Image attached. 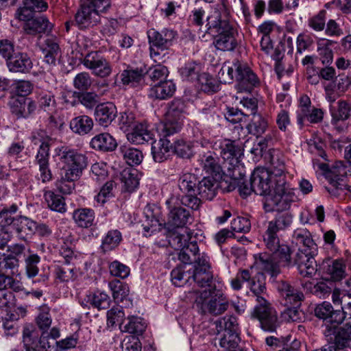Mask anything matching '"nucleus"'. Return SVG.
Here are the masks:
<instances>
[{
  "label": "nucleus",
  "mask_w": 351,
  "mask_h": 351,
  "mask_svg": "<svg viewBox=\"0 0 351 351\" xmlns=\"http://www.w3.org/2000/svg\"><path fill=\"white\" fill-rule=\"evenodd\" d=\"M315 252L298 248L294 258H292L291 247L283 243L270 254H260L258 263L260 268L271 277H276L280 274L281 267L290 268L296 265L301 276L311 278L317 271V265L314 258Z\"/></svg>",
  "instance_id": "obj_1"
},
{
  "label": "nucleus",
  "mask_w": 351,
  "mask_h": 351,
  "mask_svg": "<svg viewBox=\"0 0 351 351\" xmlns=\"http://www.w3.org/2000/svg\"><path fill=\"white\" fill-rule=\"evenodd\" d=\"M227 0H222L223 14L215 12V14L208 16L206 19V33L217 34L213 44L217 50L222 51H233L238 45L236 38L237 34L236 29L228 19L229 12L226 7Z\"/></svg>",
  "instance_id": "obj_2"
},
{
  "label": "nucleus",
  "mask_w": 351,
  "mask_h": 351,
  "mask_svg": "<svg viewBox=\"0 0 351 351\" xmlns=\"http://www.w3.org/2000/svg\"><path fill=\"white\" fill-rule=\"evenodd\" d=\"M192 232L185 230L183 233L173 232L169 237V245L178 250V258L184 264H196L202 256H208L205 252H199L197 242L192 240Z\"/></svg>",
  "instance_id": "obj_3"
},
{
  "label": "nucleus",
  "mask_w": 351,
  "mask_h": 351,
  "mask_svg": "<svg viewBox=\"0 0 351 351\" xmlns=\"http://www.w3.org/2000/svg\"><path fill=\"white\" fill-rule=\"evenodd\" d=\"M293 222V215L289 212H278L275 217L267 223L263 235L265 248L271 253L283 245L278 233L289 228Z\"/></svg>",
  "instance_id": "obj_4"
},
{
  "label": "nucleus",
  "mask_w": 351,
  "mask_h": 351,
  "mask_svg": "<svg viewBox=\"0 0 351 351\" xmlns=\"http://www.w3.org/2000/svg\"><path fill=\"white\" fill-rule=\"evenodd\" d=\"M317 167L329 182L330 186H325V189L331 195L337 197L343 193L346 194V191H350L343 178L347 171L342 161H336L331 167L326 163H318Z\"/></svg>",
  "instance_id": "obj_5"
},
{
  "label": "nucleus",
  "mask_w": 351,
  "mask_h": 351,
  "mask_svg": "<svg viewBox=\"0 0 351 351\" xmlns=\"http://www.w3.org/2000/svg\"><path fill=\"white\" fill-rule=\"evenodd\" d=\"M278 186L264 203L267 212H283L290 208L291 205L297 198L293 189H291L287 180L280 178Z\"/></svg>",
  "instance_id": "obj_6"
},
{
  "label": "nucleus",
  "mask_w": 351,
  "mask_h": 351,
  "mask_svg": "<svg viewBox=\"0 0 351 351\" xmlns=\"http://www.w3.org/2000/svg\"><path fill=\"white\" fill-rule=\"evenodd\" d=\"M56 155L63 164L61 171L66 172L71 177L80 178L88 166V158L76 149L63 146L56 149Z\"/></svg>",
  "instance_id": "obj_7"
},
{
  "label": "nucleus",
  "mask_w": 351,
  "mask_h": 351,
  "mask_svg": "<svg viewBox=\"0 0 351 351\" xmlns=\"http://www.w3.org/2000/svg\"><path fill=\"white\" fill-rule=\"evenodd\" d=\"M150 44V56L155 62H164L166 60V50L171 45L176 32L171 29H163L160 32L150 29L147 32Z\"/></svg>",
  "instance_id": "obj_8"
},
{
  "label": "nucleus",
  "mask_w": 351,
  "mask_h": 351,
  "mask_svg": "<svg viewBox=\"0 0 351 351\" xmlns=\"http://www.w3.org/2000/svg\"><path fill=\"white\" fill-rule=\"evenodd\" d=\"M252 317L258 320L261 328L266 332H276L280 325L276 311L265 298L258 299V304L252 312Z\"/></svg>",
  "instance_id": "obj_9"
},
{
  "label": "nucleus",
  "mask_w": 351,
  "mask_h": 351,
  "mask_svg": "<svg viewBox=\"0 0 351 351\" xmlns=\"http://www.w3.org/2000/svg\"><path fill=\"white\" fill-rule=\"evenodd\" d=\"M184 102L180 99H174L169 104L162 128L165 136L173 135L181 130L184 119Z\"/></svg>",
  "instance_id": "obj_10"
},
{
  "label": "nucleus",
  "mask_w": 351,
  "mask_h": 351,
  "mask_svg": "<svg viewBox=\"0 0 351 351\" xmlns=\"http://www.w3.org/2000/svg\"><path fill=\"white\" fill-rule=\"evenodd\" d=\"M97 7L95 0H82L75 14V25L81 29H88L100 23V13L107 12Z\"/></svg>",
  "instance_id": "obj_11"
},
{
  "label": "nucleus",
  "mask_w": 351,
  "mask_h": 351,
  "mask_svg": "<svg viewBox=\"0 0 351 351\" xmlns=\"http://www.w3.org/2000/svg\"><path fill=\"white\" fill-rule=\"evenodd\" d=\"M324 335L332 343L325 345L315 351H346L351 343V318L347 319L344 327L335 332L333 329L324 330Z\"/></svg>",
  "instance_id": "obj_12"
},
{
  "label": "nucleus",
  "mask_w": 351,
  "mask_h": 351,
  "mask_svg": "<svg viewBox=\"0 0 351 351\" xmlns=\"http://www.w3.org/2000/svg\"><path fill=\"white\" fill-rule=\"evenodd\" d=\"M83 66L97 77L106 78L112 73V65L100 51L87 53L82 60Z\"/></svg>",
  "instance_id": "obj_13"
},
{
  "label": "nucleus",
  "mask_w": 351,
  "mask_h": 351,
  "mask_svg": "<svg viewBox=\"0 0 351 351\" xmlns=\"http://www.w3.org/2000/svg\"><path fill=\"white\" fill-rule=\"evenodd\" d=\"M252 184L254 193L261 196L269 197L278 186V178L274 176L269 169L258 167L252 173Z\"/></svg>",
  "instance_id": "obj_14"
},
{
  "label": "nucleus",
  "mask_w": 351,
  "mask_h": 351,
  "mask_svg": "<svg viewBox=\"0 0 351 351\" xmlns=\"http://www.w3.org/2000/svg\"><path fill=\"white\" fill-rule=\"evenodd\" d=\"M33 326L26 325L22 332V343L25 351H50L51 343L48 337V331H43L39 339L34 335Z\"/></svg>",
  "instance_id": "obj_15"
},
{
  "label": "nucleus",
  "mask_w": 351,
  "mask_h": 351,
  "mask_svg": "<svg viewBox=\"0 0 351 351\" xmlns=\"http://www.w3.org/2000/svg\"><path fill=\"white\" fill-rule=\"evenodd\" d=\"M235 80L240 92H251L259 84V79L247 64L236 60Z\"/></svg>",
  "instance_id": "obj_16"
},
{
  "label": "nucleus",
  "mask_w": 351,
  "mask_h": 351,
  "mask_svg": "<svg viewBox=\"0 0 351 351\" xmlns=\"http://www.w3.org/2000/svg\"><path fill=\"white\" fill-rule=\"evenodd\" d=\"M208 296V292L204 291L196 298L195 303L197 306L200 305V308L205 312L204 306H206L208 311L214 315H218L225 312L228 307V302L223 294H216L212 297L208 302H206V298Z\"/></svg>",
  "instance_id": "obj_17"
},
{
  "label": "nucleus",
  "mask_w": 351,
  "mask_h": 351,
  "mask_svg": "<svg viewBox=\"0 0 351 351\" xmlns=\"http://www.w3.org/2000/svg\"><path fill=\"white\" fill-rule=\"evenodd\" d=\"M210 269L208 256H202L198 263L193 265L191 278L201 287H210L213 276Z\"/></svg>",
  "instance_id": "obj_18"
},
{
  "label": "nucleus",
  "mask_w": 351,
  "mask_h": 351,
  "mask_svg": "<svg viewBox=\"0 0 351 351\" xmlns=\"http://www.w3.org/2000/svg\"><path fill=\"white\" fill-rule=\"evenodd\" d=\"M5 221L8 224L9 232L12 229L21 239L26 240L35 233L36 222L27 217L19 216L16 219L7 218Z\"/></svg>",
  "instance_id": "obj_19"
},
{
  "label": "nucleus",
  "mask_w": 351,
  "mask_h": 351,
  "mask_svg": "<svg viewBox=\"0 0 351 351\" xmlns=\"http://www.w3.org/2000/svg\"><path fill=\"white\" fill-rule=\"evenodd\" d=\"M47 8L48 5L44 0H23V5L15 12V17L21 21L27 23L36 16V12L45 11Z\"/></svg>",
  "instance_id": "obj_20"
},
{
  "label": "nucleus",
  "mask_w": 351,
  "mask_h": 351,
  "mask_svg": "<svg viewBox=\"0 0 351 351\" xmlns=\"http://www.w3.org/2000/svg\"><path fill=\"white\" fill-rule=\"evenodd\" d=\"M12 114L17 119L27 118L36 109V104L32 99L25 97H13L9 101Z\"/></svg>",
  "instance_id": "obj_21"
},
{
  "label": "nucleus",
  "mask_w": 351,
  "mask_h": 351,
  "mask_svg": "<svg viewBox=\"0 0 351 351\" xmlns=\"http://www.w3.org/2000/svg\"><path fill=\"white\" fill-rule=\"evenodd\" d=\"M193 221L192 215L189 210L182 206L171 208L168 214L166 225L167 228H183Z\"/></svg>",
  "instance_id": "obj_22"
},
{
  "label": "nucleus",
  "mask_w": 351,
  "mask_h": 351,
  "mask_svg": "<svg viewBox=\"0 0 351 351\" xmlns=\"http://www.w3.org/2000/svg\"><path fill=\"white\" fill-rule=\"evenodd\" d=\"M117 114V107L112 102L99 104L95 108V121L103 127L110 125L116 118Z\"/></svg>",
  "instance_id": "obj_23"
},
{
  "label": "nucleus",
  "mask_w": 351,
  "mask_h": 351,
  "mask_svg": "<svg viewBox=\"0 0 351 351\" xmlns=\"http://www.w3.org/2000/svg\"><path fill=\"white\" fill-rule=\"evenodd\" d=\"M53 25L43 15L34 16L29 20L27 23H24L23 29L27 34L36 36L41 34L49 33L52 29Z\"/></svg>",
  "instance_id": "obj_24"
},
{
  "label": "nucleus",
  "mask_w": 351,
  "mask_h": 351,
  "mask_svg": "<svg viewBox=\"0 0 351 351\" xmlns=\"http://www.w3.org/2000/svg\"><path fill=\"white\" fill-rule=\"evenodd\" d=\"M6 65L11 72L27 73L32 69L33 62L27 53L17 51Z\"/></svg>",
  "instance_id": "obj_25"
},
{
  "label": "nucleus",
  "mask_w": 351,
  "mask_h": 351,
  "mask_svg": "<svg viewBox=\"0 0 351 351\" xmlns=\"http://www.w3.org/2000/svg\"><path fill=\"white\" fill-rule=\"evenodd\" d=\"M267 159L271 164V168L269 170L274 176L283 180H287L285 173L286 167L285 162V156L278 149H271L268 153Z\"/></svg>",
  "instance_id": "obj_26"
},
{
  "label": "nucleus",
  "mask_w": 351,
  "mask_h": 351,
  "mask_svg": "<svg viewBox=\"0 0 351 351\" xmlns=\"http://www.w3.org/2000/svg\"><path fill=\"white\" fill-rule=\"evenodd\" d=\"M163 136V138H160L158 141H154L152 145V155L156 162H163L170 156L172 144L167 138L168 136H165V133Z\"/></svg>",
  "instance_id": "obj_27"
},
{
  "label": "nucleus",
  "mask_w": 351,
  "mask_h": 351,
  "mask_svg": "<svg viewBox=\"0 0 351 351\" xmlns=\"http://www.w3.org/2000/svg\"><path fill=\"white\" fill-rule=\"evenodd\" d=\"M18 210L16 204H13L9 207H4L0 210V236H1V241H0V247H5L10 239L9 234L8 224L5 221L8 219H16L12 217L11 215L14 214Z\"/></svg>",
  "instance_id": "obj_28"
},
{
  "label": "nucleus",
  "mask_w": 351,
  "mask_h": 351,
  "mask_svg": "<svg viewBox=\"0 0 351 351\" xmlns=\"http://www.w3.org/2000/svg\"><path fill=\"white\" fill-rule=\"evenodd\" d=\"M292 243L299 246L302 250L317 251V245L312 238L311 232L303 228H298L293 231L291 237Z\"/></svg>",
  "instance_id": "obj_29"
},
{
  "label": "nucleus",
  "mask_w": 351,
  "mask_h": 351,
  "mask_svg": "<svg viewBox=\"0 0 351 351\" xmlns=\"http://www.w3.org/2000/svg\"><path fill=\"white\" fill-rule=\"evenodd\" d=\"M278 289L285 300V305L298 306L300 302L304 299L303 293L287 282L281 281Z\"/></svg>",
  "instance_id": "obj_30"
},
{
  "label": "nucleus",
  "mask_w": 351,
  "mask_h": 351,
  "mask_svg": "<svg viewBox=\"0 0 351 351\" xmlns=\"http://www.w3.org/2000/svg\"><path fill=\"white\" fill-rule=\"evenodd\" d=\"M154 134L147 128L145 123H139L133 127L131 132L128 133V140L133 144L141 145L152 140Z\"/></svg>",
  "instance_id": "obj_31"
},
{
  "label": "nucleus",
  "mask_w": 351,
  "mask_h": 351,
  "mask_svg": "<svg viewBox=\"0 0 351 351\" xmlns=\"http://www.w3.org/2000/svg\"><path fill=\"white\" fill-rule=\"evenodd\" d=\"M202 169L211 175H220L221 167L215 152H208L199 156L198 160Z\"/></svg>",
  "instance_id": "obj_32"
},
{
  "label": "nucleus",
  "mask_w": 351,
  "mask_h": 351,
  "mask_svg": "<svg viewBox=\"0 0 351 351\" xmlns=\"http://www.w3.org/2000/svg\"><path fill=\"white\" fill-rule=\"evenodd\" d=\"M73 219L81 228H89L95 225V213L90 208H80L73 213Z\"/></svg>",
  "instance_id": "obj_33"
},
{
  "label": "nucleus",
  "mask_w": 351,
  "mask_h": 351,
  "mask_svg": "<svg viewBox=\"0 0 351 351\" xmlns=\"http://www.w3.org/2000/svg\"><path fill=\"white\" fill-rule=\"evenodd\" d=\"M90 145L93 149L104 152H112L117 147L115 138L107 132L95 136L91 139Z\"/></svg>",
  "instance_id": "obj_34"
},
{
  "label": "nucleus",
  "mask_w": 351,
  "mask_h": 351,
  "mask_svg": "<svg viewBox=\"0 0 351 351\" xmlns=\"http://www.w3.org/2000/svg\"><path fill=\"white\" fill-rule=\"evenodd\" d=\"M217 188L216 179L213 176H207L199 180L197 192L203 199L212 200L217 194Z\"/></svg>",
  "instance_id": "obj_35"
},
{
  "label": "nucleus",
  "mask_w": 351,
  "mask_h": 351,
  "mask_svg": "<svg viewBox=\"0 0 351 351\" xmlns=\"http://www.w3.org/2000/svg\"><path fill=\"white\" fill-rule=\"evenodd\" d=\"M176 91V85L171 80L158 82L149 90V97L156 99H167L173 96Z\"/></svg>",
  "instance_id": "obj_36"
},
{
  "label": "nucleus",
  "mask_w": 351,
  "mask_h": 351,
  "mask_svg": "<svg viewBox=\"0 0 351 351\" xmlns=\"http://www.w3.org/2000/svg\"><path fill=\"white\" fill-rule=\"evenodd\" d=\"M19 260L12 254L0 252V274L15 278L19 275Z\"/></svg>",
  "instance_id": "obj_37"
},
{
  "label": "nucleus",
  "mask_w": 351,
  "mask_h": 351,
  "mask_svg": "<svg viewBox=\"0 0 351 351\" xmlns=\"http://www.w3.org/2000/svg\"><path fill=\"white\" fill-rule=\"evenodd\" d=\"M218 146L220 149V155L224 160L237 159L241 154V147L236 141L225 139L215 143V147ZM217 149L216 147H215Z\"/></svg>",
  "instance_id": "obj_38"
},
{
  "label": "nucleus",
  "mask_w": 351,
  "mask_h": 351,
  "mask_svg": "<svg viewBox=\"0 0 351 351\" xmlns=\"http://www.w3.org/2000/svg\"><path fill=\"white\" fill-rule=\"evenodd\" d=\"M147 328V324L143 318L131 315L126 318V322L121 324V330L134 335V336L142 335Z\"/></svg>",
  "instance_id": "obj_39"
},
{
  "label": "nucleus",
  "mask_w": 351,
  "mask_h": 351,
  "mask_svg": "<svg viewBox=\"0 0 351 351\" xmlns=\"http://www.w3.org/2000/svg\"><path fill=\"white\" fill-rule=\"evenodd\" d=\"M268 128L267 120L260 114H254L246 125L248 133L257 138L261 137Z\"/></svg>",
  "instance_id": "obj_40"
},
{
  "label": "nucleus",
  "mask_w": 351,
  "mask_h": 351,
  "mask_svg": "<svg viewBox=\"0 0 351 351\" xmlns=\"http://www.w3.org/2000/svg\"><path fill=\"white\" fill-rule=\"evenodd\" d=\"M122 241V234L117 229L108 230L101 239L100 249L104 253L117 248Z\"/></svg>",
  "instance_id": "obj_41"
},
{
  "label": "nucleus",
  "mask_w": 351,
  "mask_h": 351,
  "mask_svg": "<svg viewBox=\"0 0 351 351\" xmlns=\"http://www.w3.org/2000/svg\"><path fill=\"white\" fill-rule=\"evenodd\" d=\"M93 128V119L86 115H81L73 118L70 122V128L75 134L85 135Z\"/></svg>",
  "instance_id": "obj_42"
},
{
  "label": "nucleus",
  "mask_w": 351,
  "mask_h": 351,
  "mask_svg": "<svg viewBox=\"0 0 351 351\" xmlns=\"http://www.w3.org/2000/svg\"><path fill=\"white\" fill-rule=\"evenodd\" d=\"M219 351H234L237 350L239 343L241 341L239 333H222L218 334Z\"/></svg>",
  "instance_id": "obj_43"
},
{
  "label": "nucleus",
  "mask_w": 351,
  "mask_h": 351,
  "mask_svg": "<svg viewBox=\"0 0 351 351\" xmlns=\"http://www.w3.org/2000/svg\"><path fill=\"white\" fill-rule=\"evenodd\" d=\"M202 71V64L199 62L190 60L180 69L182 77L187 81H197Z\"/></svg>",
  "instance_id": "obj_44"
},
{
  "label": "nucleus",
  "mask_w": 351,
  "mask_h": 351,
  "mask_svg": "<svg viewBox=\"0 0 351 351\" xmlns=\"http://www.w3.org/2000/svg\"><path fill=\"white\" fill-rule=\"evenodd\" d=\"M119 151L125 162L130 166L138 165L143 161V155L138 149L123 145L120 146Z\"/></svg>",
  "instance_id": "obj_45"
},
{
  "label": "nucleus",
  "mask_w": 351,
  "mask_h": 351,
  "mask_svg": "<svg viewBox=\"0 0 351 351\" xmlns=\"http://www.w3.org/2000/svg\"><path fill=\"white\" fill-rule=\"evenodd\" d=\"M44 54V61L49 65H55L56 58L60 53L58 44L53 38H47L41 47Z\"/></svg>",
  "instance_id": "obj_46"
},
{
  "label": "nucleus",
  "mask_w": 351,
  "mask_h": 351,
  "mask_svg": "<svg viewBox=\"0 0 351 351\" xmlns=\"http://www.w3.org/2000/svg\"><path fill=\"white\" fill-rule=\"evenodd\" d=\"M144 74L145 73L141 69L128 67L121 72V80L123 85L135 87L143 80Z\"/></svg>",
  "instance_id": "obj_47"
},
{
  "label": "nucleus",
  "mask_w": 351,
  "mask_h": 351,
  "mask_svg": "<svg viewBox=\"0 0 351 351\" xmlns=\"http://www.w3.org/2000/svg\"><path fill=\"white\" fill-rule=\"evenodd\" d=\"M350 318H351V315L347 317L343 311L340 310L334 311L332 309L326 322V328L324 330L333 329L335 332L339 331V329L344 327L347 319Z\"/></svg>",
  "instance_id": "obj_48"
},
{
  "label": "nucleus",
  "mask_w": 351,
  "mask_h": 351,
  "mask_svg": "<svg viewBox=\"0 0 351 351\" xmlns=\"http://www.w3.org/2000/svg\"><path fill=\"white\" fill-rule=\"evenodd\" d=\"M346 265L342 259H337L331 261L325 267V274L334 281L341 280L346 275Z\"/></svg>",
  "instance_id": "obj_49"
},
{
  "label": "nucleus",
  "mask_w": 351,
  "mask_h": 351,
  "mask_svg": "<svg viewBox=\"0 0 351 351\" xmlns=\"http://www.w3.org/2000/svg\"><path fill=\"white\" fill-rule=\"evenodd\" d=\"M198 182L199 179L196 175L186 173L180 176L178 180V187L182 193H195Z\"/></svg>",
  "instance_id": "obj_50"
},
{
  "label": "nucleus",
  "mask_w": 351,
  "mask_h": 351,
  "mask_svg": "<svg viewBox=\"0 0 351 351\" xmlns=\"http://www.w3.org/2000/svg\"><path fill=\"white\" fill-rule=\"evenodd\" d=\"M87 302L98 310L109 308L111 300L110 296L104 291L96 290L87 295Z\"/></svg>",
  "instance_id": "obj_51"
},
{
  "label": "nucleus",
  "mask_w": 351,
  "mask_h": 351,
  "mask_svg": "<svg viewBox=\"0 0 351 351\" xmlns=\"http://www.w3.org/2000/svg\"><path fill=\"white\" fill-rule=\"evenodd\" d=\"M44 197L47 203L48 207L54 211L64 213L66 211L64 198L51 191H45Z\"/></svg>",
  "instance_id": "obj_52"
},
{
  "label": "nucleus",
  "mask_w": 351,
  "mask_h": 351,
  "mask_svg": "<svg viewBox=\"0 0 351 351\" xmlns=\"http://www.w3.org/2000/svg\"><path fill=\"white\" fill-rule=\"evenodd\" d=\"M331 123L336 125L339 121H346L351 117V104L345 101L339 100L337 102V110L332 111Z\"/></svg>",
  "instance_id": "obj_53"
},
{
  "label": "nucleus",
  "mask_w": 351,
  "mask_h": 351,
  "mask_svg": "<svg viewBox=\"0 0 351 351\" xmlns=\"http://www.w3.org/2000/svg\"><path fill=\"white\" fill-rule=\"evenodd\" d=\"M216 327L219 334L220 332L223 333H239V324L237 319L234 316L226 315L219 319L215 322Z\"/></svg>",
  "instance_id": "obj_54"
},
{
  "label": "nucleus",
  "mask_w": 351,
  "mask_h": 351,
  "mask_svg": "<svg viewBox=\"0 0 351 351\" xmlns=\"http://www.w3.org/2000/svg\"><path fill=\"white\" fill-rule=\"evenodd\" d=\"M172 149L178 157L183 159H191L194 155L193 143L182 139L175 141Z\"/></svg>",
  "instance_id": "obj_55"
},
{
  "label": "nucleus",
  "mask_w": 351,
  "mask_h": 351,
  "mask_svg": "<svg viewBox=\"0 0 351 351\" xmlns=\"http://www.w3.org/2000/svg\"><path fill=\"white\" fill-rule=\"evenodd\" d=\"M80 179L79 178L71 177L66 172L60 173V178L56 182L57 189L62 194H71L75 189V182Z\"/></svg>",
  "instance_id": "obj_56"
},
{
  "label": "nucleus",
  "mask_w": 351,
  "mask_h": 351,
  "mask_svg": "<svg viewBox=\"0 0 351 351\" xmlns=\"http://www.w3.org/2000/svg\"><path fill=\"white\" fill-rule=\"evenodd\" d=\"M24 261L27 276L32 278L37 276L39 271L38 265L40 261V257L28 250V254L25 255Z\"/></svg>",
  "instance_id": "obj_57"
},
{
  "label": "nucleus",
  "mask_w": 351,
  "mask_h": 351,
  "mask_svg": "<svg viewBox=\"0 0 351 351\" xmlns=\"http://www.w3.org/2000/svg\"><path fill=\"white\" fill-rule=\"evenodd\" d=\"M115 187L116 183L113 180H108L105 182L94 198L98 206H104L110 198L114 197L113 191Z\"/></svg>",
  "instance_id": "obj_58"
},
{
  "label": "nucleus",
  "mask_w": 351,
  "mask_h": 351,
  "mask_svg": "<svg viewBox=\"0 0 351 351\" xmlns=\"http://www.w3.org/2000/svg\"><path fill=\"white\" fill-rule=\"evenodd\" d=\"M121 182L124 191L132 193L134 191L139 185V178L136 171H123L121 173Z\"/></svg>",
  "instance_id": "obj_59"
},
{
  "label": "nucleus",
  "mask_w": 351,
  "mask_h": 351,
  "mask_svg": "<svg viewBox=\"0 0 351 351\" xmlns=\"http://www.w3.org/2000/svg\"><path fill=\"white\" fill-rule=\"evenodd\" d=\"M200 89L206 93H216L219 89V84L217 80L210 75L202 73L197 80Z\"/></svg>",
  "instance_id": "obj_60"
},
{
  "label": "nucleus",
  "mask_w": 351,
  "mask_h": 351,
  "mask_svg": "<svg viewBox=\"0 0 351 351\" xmlns=\"http://www.w3.org/2000/svg\"><path fill=\"white\" fill-rule=\"evenodd\" d=\"M39 107L48 114L56 112L57 104L54 95L49 92L43 93L38 99Z\"/></svg>",
  "instance_id": "obj_61"
},
{
  "label": "nucleus",
  "mask_w": 351,
  "mask_h": 351,
  "mask_svg": "<svg viewBox=\"0 0 351 351\" xmlns=\"http://www.w3.org/2000/svg\"><path fill=\"white\" fill-rule=\"evenodd\" d=\"M93 83V78L86 71L77 73L73 78V87L79 90L78 93L88 90Z\"/></svg>",
  "instance_id": "obj_62"
},
{
  "label": "nucleus",
  "mask_w": 351,
  "mask_h": 351,
  "mask_svg": "<svg viewBox=\"0 0 351 351\" xmlns=\"http://www.w3.org/2000/svg\"><path fill=\"white\" fill-rule=\"evenodd\" d=\"M108 287L112 291L114 299L117 301H123L128 295V287L119 280L110 281Z\"/></svg>",
  "instance_id": "obj_63"
},
{
  "label": "nucleus",
  "mask_w": 351,
  "mask_h": 351,
  "mask_svg": "<svg viewBox=\"0 0 351 351\" xmlns=\"http://www.w3.org/2000/svg\"><path fill=\"white\" fill-rule=\"evenodd\" d=\"M8 289H12L14 292H20L23 290V286L20 280L12 278L8 275L0 274V291H5Z\"/></svg>",
  "instance_id": "obj_64"
}]
</instances>
